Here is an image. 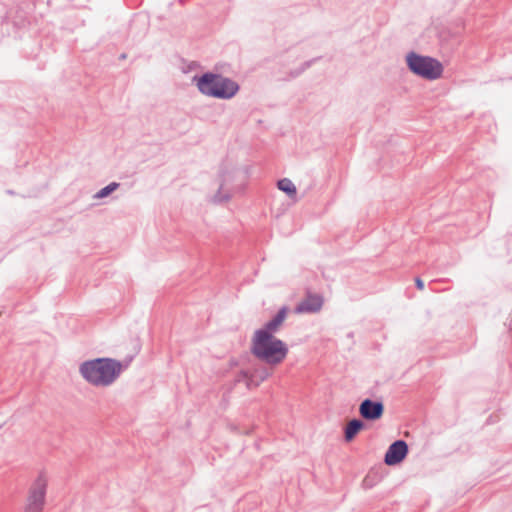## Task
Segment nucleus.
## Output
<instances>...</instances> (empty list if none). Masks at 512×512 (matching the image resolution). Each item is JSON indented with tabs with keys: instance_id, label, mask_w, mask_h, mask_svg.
Returning a JSON list of instances; mask_svg holds the SVG:
<instances>
[{
	"instance_id": "1",
	"label": "nucleus",
	"mask_w": 512,
	"mask_h": 512,
	"mask_svg": "<svg viewBox=\"0 0 512 512\" xmlns=\"http://www.w3.org/2000/svg\"><path fill=\"white\" fill-rule=\"evenodd\" d=\"M123 361L112 357H95L82 361L78 371L81 378L92 387L112 386L125 371Z\"/></svg>"
},
{
	"instance_id": "2",
	"label": "nucleus",
	"mask_w": 512,
	"mask_h": 512,
	"mask_svg": "<svg viewBox=\"0 0 512 512\" xmlns=\"http://www.w3.org/2000/svg\"><path fill=\"white\" fill-rule=\"evenodd\" d=\"M250 352L258 360L277 366L287 358L289 347L276 334L257 328L251 335Z\"/></svg>"
},
{
	"instance_id": "3",
	"label": "nucleus",
	"mask_w": 512,
	"mask_h": 512,
	"mask_svg": "<svg viewBox=\"0 0 512 512\" xmlns=\"http://www.w3.org/2000/svg\"><path fill=\"white\" fill-rule=\"evenodd\" d=\"M193 83L201 94L220 100H230L240 90L234 79L211 72L193 77Z\"/></svg>"
},
{
	"instance_id": "4",
	"label": "nucleus",
	"mask_w": 512,
	"mask_h": 512,
	"mask_svg": "<svg viewBox=\"0 0 512 512\" xmlns=\"http://www.w3.org/2000/svg\"><path fill=\"white\" fill-rule=\"evenodd\" d=\"M408 70L422 79L436 81L443 77L444 65L436 58L410 51L405 55Z\"/></svg>"
},
{
	"instance_id": "5",
	"label": "nucleus",
	"mask_w": 512,
	"mask_h": 512,
	"mask_svg": "<svg viewBox=\"0 0 512 512\" xmlns=\"http://www.w3.org/2000/svg\"><path fill=\"white\" fill-rule=\"evenodd\" d=\"M48 479L38 475L32 482L23 507V512H43L46 503Z\"/></svg>"
},
{
	"instance_id": "6",
	"label": "nucleus",
	"mask_w": 512,
	"mask_h": 512,
	"mask_svg": "<svg viewBox=\"0 0 512 512\" xmlns=\"http://www.w3.org/2000/svg\"><path fill=\"white\" fill-rule=\"evenodd\" d=\"M408 454V446L405 441L398 440L392 443L385 454L384 462L388 466L401 463Z\"/></svg>"
},
{
	"instance_id": "7",
	"label": "nucleus",
	"mask_w": 512,
	"mask_h": 512,
	"mask_svg": "<svg viewBox=\"0 0 512 512\" xmlns=\"http://www.w3.org/2000/svg\"><path fill=\"white\" fill-rule=\"evenodd\" d=\"M323 303L321 295L308 294L297 304L294 311L297 314L317 313L322 309Z\"/></svg>"
},
{
	"instance_id": "8",
	"label": "nucleus",
	"mask_w": 512,
	"mask_h": 512,
	"mask_svg": "<svg viewBox=\"0 0 512 512\" xmlns=\"http://www.w3.org/2000/svg\"><path fill=\"white\" fill-rule=\"evenodd\" d=\"M359 412L361 416L365 419H379L383 414V405L380 402H374L369 399H366L361 403L359 407Z\"/></svg>"
},
{
	"instance_id": "9",
	"label": "nucleus",
	"mask_w": 512,
	"mask_h": 512,
	"mask_svg": "<svg viewBox=\"0 0 512 512\" xmlns=\"http://www.w3.org/2000/svg\"><path fill=\"white\" fill-rule=\"evenodd\" d=\"M289 313L288 307H282L278 312L264 325L258 329L265 330L269 333L276 334L282 327Z\"/></svg>"
},
{
	"instance_id": "10",
	"label": "nucleus",
	"mask_w": 512,
	"mask_h": 512,
	"mask_svg": "<svg viewBox=\"0 0 512 512\" xmlns=\"http://www.w3.org/2000/svg\"><path fill=\"white\" fill-rule=\"evenodd\" d=\"M277 189L286 195L287 200L294 204L298 201V189L296 184L289 178H281L276 182Z\"/></svg>"
},
{
	"instance_id": "11",
	"label": "nucleus",
	"mask_w": 512,
	"mask_h": 512,
	"mask_svg": "<svg viewBox=\"0 0 512 512\" xmlns=\"http://www.w3.org/2000/svg\"><path fill=\"white\" fill-rule=\"evenodd\" d=\"M238 381L243 382L248 389H254L264 381V377L256 371L245 369L240 371Z\"/></svg>"
},
{
	"instance_id": "12",
	"label": "nucleus",
	"mask_w": 512,
	"mask_h": 512,
	"mask_svg": "<svg viewBox=\"0 0 512 512\" xmlns=\"http://www.w3.org/2000/svg\"><path fill=\"white\" fill-rule=\"evenodd\" d=\"M363 429V423L360 420H351L345 427V440L351 442L355 436Z\"/></svg>"
},
{
	"instance_id": "13",
	"label": "nucleus",
	"mask_w": 512,
	"mask_h": 512,
	"mask_svg": "<svg viewBox=\"0 0 512 512\" xmlns=\"http://www.w3.org/2000/svg\"><path fill=\"white\" fill-rule=\"evenodd\" d=\"M119 187V184L116 182H112L106 187L100 189L97 193L94 194V199H102L105 197H108L110 194H112L117 188Z\"/></svg>"
},
{
	"instance_id": "14",
	"label": "nucleus",
	"mask_w": 512,
	"mask_h": 512,
	"mask_svg": "<svg viewBox=\"0 0 512 512\" xmlns=\"http://www.w3.org/2000/svg\"><path fill=\"white\" fill-rule=\"evenodd\" d=\"M230 199L231 194L222 188H220L219 191L213 195V201L215 202H226L229 201Z\"/></svg>"
},
{
	"instance_id": "15",
	"label": "nucleus",
	"mask_w": 512,
	"mask_h": 512,
	"mask_svg": "<svg viewBox=\"0 0 512 512\" xmlns=\"http://www.w3.org/2000/svg\"><path fill=\"white\" fill-rule=\"evenodd\" d=\"M416 285L419 289H423L424 288V283L422 282V280L420 279H417L416 280Z\"/></svg>"
}]
</instances>
